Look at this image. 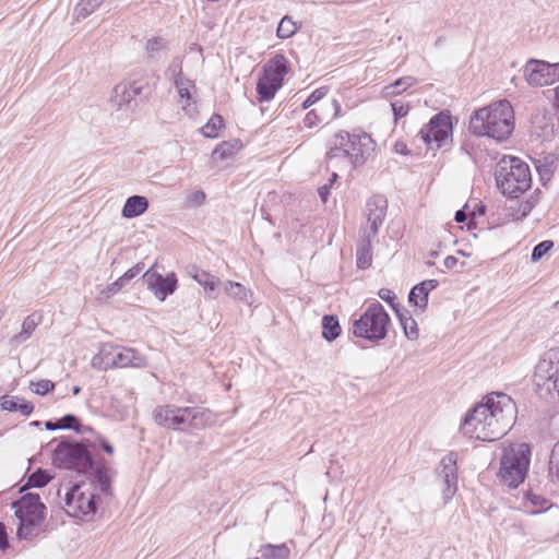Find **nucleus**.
<instances>
[{
	"mask_svg": "<svg viewBox=\"0 0 559 559\" xmlns=\"http://www.w3.org/2000/svg\"><path fill=\"white\" fill-rule=\"evenodd\" d=\"M555 308L559 309V300L555 302Z\"/></svg>",
	"mask_w": 559,
	"mask_h": 559,
	"instance_id": "774afa93",
	"label": "nucleus"
},
{
	"mask_svg": "<svg viewBox=\"0 0 559 559\" xmlns=\"http://www.w3.org/2000/svg\"><path fill=\"white\" fill-rule=\"evenodd\" d=\"M395 120L405 117L408 114L409 106L400 100L391 104Z\"/></svg>",
	"mask_w": 559,
	"mask_h": 559,
	"instance_id": "a18cd8bd",
	"label": "nucleus"
},
{
	"mask_svg": "<svg viewBox=\"0 0 559 559\" xmlns=\"http://www.w3.org/2000/svg\"><path fill=\"white\" fill-rule=\"evenodd\" d=\"M58 423L60 429H72L75 431L81 430V425L74 415H66Z\"/></svg>",
	"mask_w": 559,
	"mask_h": 559,
	"instance_id": "37998d69",
	"label": "nucleus"
},
{
	"mask_svg": "<svg viewBox=\"0 0 559 559\" xmlns=\"http://www.w3.org/2000/svg\"><path fill=\"white\" fill-rule=\"evenodd\" d=\"M45 427H46L47 430H51V431L60 429L59 423H52L50 420L45 423Z\"/></svg>",
	"mask_w": 559,
	"mask_h": 559,
	"instance_id": "4d7b16f0",
	"label": "nucleus"
},
{
	"mask_svg": "<svg viewBox=\"0 0 559 559\" xmlns=\"http://www.w3.org/2000/svg\"><path fill=\"white\" fill-rule=\"evenodd\" d=\"M531 450L525 443H514L504 448L500 460L499 476L509 487L516 488L526 477Z\"/></svg>",
	"mask_w": 559,
	"mask_h": 559,
	"instance_id": "6e6552de",
	"label": "nucleus"
},
{
	"mask_svg": "<svg viewBox=\"0 0 559 559\" xmlns=\"http://www.w3.org/2000/svg\"><path fill=\"white\" fill-rule=\"evenodd\" d=\"M438 285L437 280H426L415 285L408 295V301L420 309H425L428 305L429 293Z\"/></svg>",
	"mask_w": 559,
	"mask_h": 559,
	"instance_id": "412c9836",
	"label": "nucleus"
},
{
	"mask_svg": "<svg viewBox=\"0 0 559 559\" xmlns=\"http://www.w3.org/2000/svg\"><path fill=\"white\" fill-rule=\"evenodd\" d=\"M102 447H103L104 451L107 452L108 454L114 453V448L109 443L103 442Z\"/></svg>",
	"mask_w": 559,
	"mask_h": 559,
	"instance_id": "bf43d9fd",
	"label": "nucleus"
},
{
	"mask_svg": "<svg viewBox=\"0 0 559 559\" xmlns=\"http://www.w3.org/2000/svg\"><path fill=\"white\" fill-rule=\"evenodd\" d=\"M165 76L171 81L175 82L179 79L185 78L182 73V58L181 57H175L169 66L167 67L165 71Z\"/></svg>",
	"mask_w": 559,
	"mask_h": 559,
	"instance_id": "e433bc0d",
	"label": "nucleus"
},
{
	"mask_svg": "<svg viewBox=\"0 0 559 559\" xmlns=\"http://www.w3.org/2000/svg\"><path fill=\"white\" fill-rule=\"evenodd\" d=\"M298 28V24L293 21L292 17L286 15L281 20L276 29V35L282 39H286L292 37Z\"/></svg>",
	"mask_w": 559,
	"mask_h": 559,
	"instance_id": "72a5a7b5",
	"label": "nucleus"
},
{
	"mask_svg": "<svg viewBox=\"0 0 559 559\" xmlns=\"http://www.w3.org/2000/svg\"><path fill=\"white\" fill-rule=\"evenodd\" d=\"M466 217H467V216H466V213H465V211H464V210H460V211H457V212L455 213V221H456L457 223H463V222H465V221H466Z\"/></svg>",
	"mask_w": 559,
	"mask_h": 559,
	"instance_id": "5fc2aeb1",
	"label": "nucleus"
},
{
	"mask_svg": "<svg viewBox=\"0 0 559 559\" xmlns=\"http://www.w3.org/2000/svg\"><path fill=\"white\" fill-rule=\"evenodd\" d=\"M166 46V43L160 37H152L146 41L145 50L151 57H154L157 52L162 51Z\"/></svg>",
	"mask_w": 559,
	"mask_h": 559,
	"instance_id": "79ce46f5",
	"label": "nucleus"
},
{
	"mask_svg": "<svg viewBox=\"0 0 559 559\" xmlns=\"http://www.w3.org/2000/svg\"><path fill=\"white\" fill-rule=\"evenodd\" d=\"M386 200L381 195H374L366 204L367 224L361 227V235L378 236L386 214Z\"/></svg>",
	"mask_w": 559,
	"mask_h": 559,
	"instance_id": "dca6fc26",
	"label": "nucleus"
},
{
	"mask_svg": "<svg viewBox=\"0 0 559 559\" xmlns=\"http://www.w3.org/2000/svg\"><path fill=\"white\" fill-rule=\"evenodd\" d=\"M191 276L210 295L215 292L218 284L221 283L218 277L203 270L195 269L194 272L191 273Z\"/></svg>",
	"mask_w": 559,
	"mask_h": 559,
	"instance_id": "a878e982",
	"label": "nucleus"
},
{
	"mask_svg": "<svg viewBox=\"0 0 559 559\" xmlns=\"http://www.w3.org/2000/svg\"><path fill=\"white\" fill-rule=\"evenodd\" d=\"M102 2L103 0H81L74 9L75 19H86L100 7Z\"/></svg>",
	"mask_w": 559,
	"mask_h": 559,
	"instance_id": "473e14b6",
	"label": "nucleus"
},
{
	"mask_svg": "<svg viewBox=\"0 0 559 559\" xmlns=\"http://www.w3.org/2000/svg\"><path fill=\"white\" fill-rule=\"evenodd\" d=\"M115 368H144L146 366L145 357L138 350L130 347H120L115 356Z\"/></svg>",
	"mask_w": 559,
	"mask_h": 559,
	"instance_id": "aec40b11",
	"label": "nucleus"
},
{
	"mask_svg": "<svg viewBox=\"0 0 559 559\" xmlns=\"http://www.w3.org/2000/svg\"><path fill=\"white\" fill-rule=\"evenodd\" d=\"M554 247V242L551 240H544L536 245L532 251V261H539L547 252H549Z\"/></svg>",
	"mask_w": 559,
	"mask_h": 559,
	"instance_id": "a19ab883",
	"label": "nucleus"
},
{
	"mask_svg": "<svg viewBox=\"0 0 559 559\" xmlns=\"http://www.w3.org/2000/svg\"><path fill=\"white\" fill-rule=\"evenodd\" d=\"M376 142L360 130H341L330 140L325 155L328 167L353 168L362 166L374 152Z\"/></svg>",
	"mask_w": 559,
	"mask_h": 559,
	"instance_id": "f03ea898",
	"label": "nucleus"
},
{
	"mask_svg": "<svg viewBox=\"0 0 559 559\" xmlns=\"http://www.w3.org/2000/svg\"><path fill=\"white\" fill-rule=\"evenodd\" d=\"M224 121L219 115H214L206 122L205 126L202 127V133L206 138H216L218 135V131L223 128Z\"/></svg>",
	"mask_w": 559,
	"mask_h": 559,
	"instance_id": "c9c22d12",
	"label": "nucleus"
},
{
	"mask_svg": "<svg viewBox=\"0 0 559 559\" xmlns=\"http://www.w3.org/2000/svg\"><path fill=\"white\" fill-rule=\"evenodd\" d=\"M456 264H457V259L453 255H448L443 261V265L447 269H453Z\"/></svg>",
	"mask_w": 559,
	"mask_h": 559,
	"instance_id": "3c124183",
	"label": "nucleus"
},
{
	"mask_svg": "<svg viewBox=\"0 0 559 559\" xmlns=\"http://www.w3.org/2000/svg\"><path fill=\"white\" fill-rule=\"evenodd\" d=\"M141 92V86L136 82H121L112 91L110 103L117 109L129 105Z\"/></svg>",
	"mask_w": 559,
	"mask_h": 559,
	"instance_id": "6ab92c4d",
	"label": "nucleus"
},
{
	"mask_svg": "<svg viewBox=\"0 0 559 559\" xmlns=\"http://www.w3.org/2000/svg\"><path fill=\"white\" fill-rule=\"evenodd\" d=\"M485 205L483 204H477L473 211V216L475 217L476 215H484L485 214Z\"/></svg>",
	"mask_w": 559,
	"mask_h": 559,
	"instance_id": "6e6d98bb",
	"label": "nucleus"
},
{
	"mask_svg": "<svg viewBox=\"0 0 559 559\" xmlns=\"http://www.w3.org/2000/svg\"><path fill=\"white\" fill-rule=\"evenodd\" d=\"M524 76L526 82L533 86L552 84L559 79V63L531 59L525 64Z\"/></svg>",
	"mask_w": 559,
	"mask_h": 559,
	"instance_id": "4468645a",
	"label": "nucleus"
},
{
	"mask_svg": "<svg viewBox=\"0 0 559 559\" xmlns=\"http://www.w3.org/2000/svg\"><path fill=\"white\" fill-rule=\"evenodd\" d=\"M497 187L507 197L519 198L532 183L530 167L514 156H503L495 173Z\"/></svg>",
	"mask_w": 559,
	"mask_h": 559,
	"instance_id": "423d86ee",
	"label": "nucleus"
},
{
	"mask_svg": "<svg viewBox=\"0 0 559 559\" xmlns=\"http://www.w3.org/2000/svg\"><path fill=\"white\" fill-rule=\"evenodd\" d=\"M194 200L202 202L205 199V194L202 191H198L194 193Z\"/></svg>",
	"mask_w": 559,
	"mask_h": 559,
	"instance_id": "052dcab7",
	"label": "nucleus"
},
{
	"mask_svg": "<svg viewBox=\"0 0 559 559\" xmlns=\"http://www.w3.org/2000/svg\"><path fill=\"white\" fill-rule=\"evenodd\" d=\"M395 148H396V152H399V153H404V151H403V150H400V144H399V143H396V144H395Z\"/></svg>",
	"mask_w": 559,
	"mask_h": 559,
	"instance_id": "338daca9",
	"label": "nucleus"
},
{
	"mask_svg": "<svg viewBox=\"0 0 559 559\" xmlns=\"http://www.w3.org/2000/svg\"><path fill=\"white\" fill-rule=\"evenodd\" d=\"M341 105L336 99H333L330 104L321 105L319 108L310 110L304 119V124L311 129L325 119L334 120L341 117Z\"/></svg>",
	"mask_w": 559,
	"mask_h": 559,
	"instance_id": "a211bd4d",
	"label": "nucleus"
},
{
	"mask_svg": "<svg viewBox=\"0 0 559 559\" xmlns=\"http://www.w3.org/2000/svg\"><path fill=\"white\" fill-rule=\"evenodd\" d=\"M55 389V383L48 379L29 382V390L38 395H45Z\"/></svg>",
	"mask_w": 559,
	"mask_h": 559,
	"instance_id": "4c0bfd02",
	"label": "nucleus"
},
{
	"mask_svg": "<svg viewBox=\"0 0 559 559\" xmlns=\"http://www.w3.org/2000/svg\"><path fill=\"white\" fill-rule=\"evenodd\" d=\"M533 381L537 390L559 397V347L549 349L538 361Z\"/></svg>",
	"mask_w": 559,
	"mask_h": 559,
	"instance_id": "f8f14e48",
	"label": "nucleus"
},
{
	"mask_svg": "<svg viewBox=\"0 0 559 559\" xmlns=\"http://www.w3.org/2000/svg\"><path fill=\"white\" fill-rule=\"evenodd\" d=\"M516 406L504 393H491L476 404L464 417L461 431L464 436L492 442L502 438L513 426Z\"/></svg>",
	"mask_w": 559,
	"mask_h": 559,
	"instance_id": "f257e3e1",
	"label": "nucleus"
},
{
	"mask_svg": "<svg viewBox=\"0 0 559 559\" xmlns=\"http://www.w3.org/2000/svg\"><path fill=\"white\" fill-rule=\"evenodd\" d=\"M514 129V112L507 99L495 102L474 112L469 120V131L478 136L507 140Z\"/></svg>",
	"mask_w": 559,
	"mask_h": 559,
	"instance_id": "20e7f679",
	"label": "nucleus"
},
{
	"mask_svg": "<svg viewBox=\"0 0 559 559\" xmlns=\"http://www.w3.org/2000/svg\"><path fill=\"white\" fill-rule=\"evenodd\" d=\"M549 474L559 481V441L554 445L550 454Z\"/></svg>",
	"mask_w": 559,
	"mask_h": 559,
	"instance_id": "58836bf2",
	"label": "nucleus"
},
{
	"mask_svg": "<svg viewBox=\"0 0 559 559\" xmlns=\"http://www.w3.org/2000/svg\"><path fill=\"white\" fill-rule=\"evenodd\" d=\"M109 472L108 467H97L93 480L73 485L66 492V513L80 520H91L96 512L99 493L111 495Z\"/></svg>",
	"mask_w": 559,
	"mask_h": 559,
	"instance_id": "7ed1b4c3",
	"label": "nucleus"
},
{
	"mask_svg": "<svg viewBox=\"0 0 559 559\" xmlns=\"http://www.w3.org/2000/svg\"><path fill=\"white\" fill-rule=\"evenodd\" d=\"M120 289L121 286L115 281L103 293L106 294L107 297H109L110 295L117 294Z\"/></svg>",
	"mask_w": 559,
	"mask_h": 559,
	"instance_id": "8fccbe9b",
	"label": "nucleus"
},
{
	"mask_svg": "<svg viewBox=\"0 0 559 559\" xmlns=\"http://www.w3.org/2000/svg\"><path fill=\"white\" fill-rule=\"evenodd\" d=\"M119 346L112 344H103L98 353L92 358V366L94 368L107 370L115 368V356Z\"/></svg>",
	"mask_w": 559,
	"mask_h": 559,
	"instance_id": "5701e85b",
	"label": "nucleus"
},
{
	"mask_svg": "<svg viewBox=\"0 0 559 559\" xmlns=\"http://www.w3.org/2000/svg\"><path fill=\"white\" fill-rule=\"evenodd\" d=\"M9 547L8 536L4 528V525L0 523V549L2 551H5V549Z\"/></svg>",
	"mask_w": 559,
	"mask_h": 559,
	"instance_id": "de8ad7c7",
	"label": "nucleus"
},
{
	"mask_svg": "<svg viewBox=\"0 0 559 559\" xmlns=\"http://www.w3.org/2000/svg\"><path fill=\"white\" fill-rule=\"evenodd\" d=\"M148 207V201L142 195H132L127 199L121 214L126 218H133L142 215Z\"/></svg>",
	"mask_w": 559,
	"mask_h": 559,
	"instance_id": "393cba45",
	"label": "nucleus"
},
{
	"mask_svg": "<svg viewBox=\"0 0 559 559\" xmlns=\"http://www.w3.org/2000/svg\"><path fill=\"white\" fill-rule=\"evenodd\" d=\"M396 314L404 330L405 336L411 341H416L419 336V330L415 319L400 310H396Z\"/></svg>",
	"mask_w": 559,
	"mask_h": 559,
	"instance_id": "c85d7f7f",
	"label": "nucleus"
},
{
	"mask_svg": "<svg viewBox=\"0 0 559 559\" xmlns=\"http://www.w3.org/2000/svg\"><path fill=\"white\" fill-rule=\"evenodd\" d=\"M287 72L288 61L284 55H275L264 64L263 73L257 84L259 102H269L274 98Z\"/></svg>",
	"mask_w": 559,
	"mask_h": 559,
	"instance_id": "9b49d317",
	"label": "nucleus"
},
{
	"mask_svg": "<svg viewBox=\"0 0 559 559\" xmlns=\"http://www.w3.org/2000/svg\"><path fill=\"white\" fill-rule=\"evenodd\" d=\"M38 325V320L35 314L26 317L22 323V330L19 334L11 338V343L14 345H21L26 342Z\"/></svg>",
	"mask_w": 559,
	"mask_h": 559,
	"instance_id": "bb28decb",
	"label": "nucleus"
},
{
	"mask_svg": "<svg viewBox=\"0 0 559 559\" xmlns=\"http://www.w3.org/2000/svg\"><path fill=\"white\" fill-rule=\"evenodd\" d=\"M390 323L391 319L383 306L379 301H373L353 321V334L370 342H378L388 335Z\"/></svg>",
	"mask_w": 559,
	"mask_h": 559,
	"instance_id": "1a4fd4ad",
	"label": "nucleus"
},
{
	"mask_svg": "<svg viewBox=\"0 0 559 559\" xmlns=\"http://www.w3.org/2000/svg\"><path fill=\"white\" fill-rule=\"evenodd\" d=\"M328 93V90L325 87H320L313 91L309 97L313 99V103L317 104L319 100H321Z\"/></svg>",
	"mask_w": 559,
	"mask_h": 559,
	"instance_id": "09e8293b",
	"label": "nucleus"
},
{
	"mask_svg": "<svg viewBox=\"0 0 559 559\" xmlns=\"http://www.w3.org/2000/svg\"><path fill=\"white\" fill-rule=\"evenodd\" d=\"M341 333V326L338 320L334 316H324L322 319V336L332 342L338 337Z\"/></svg>",
	"mask_w": 559,
	"mask_h": 559,
	"instance_id": "c756f323",
	"label": "nucleus"
},
{
	"mask_svg": "<svg viewBox=\"0 0 559 559\" xmlns=\"http://www.w3.org/2000/svg\"><path fill=\"white\" fill-rule=\"evenodd\" d=\"M138 273H139V269L138 267H133V269L128 270L123 274V276L126 277V280H128V282H130Z\"/></svg>",
	"mask_w": 559,
	"mask_h": 559,
	"instance_id": "864d4df0",
	"label": "nucleus"
},
{
	"mask_svg": "<svg viewBox=\"0 0 559 559\" xmlns=\"http://www.w3.org/2000/svg\"><path fill=\"white\" fill-rule=\"evenodd\" d=\"M377 236L361 235L359 231V240L356 249V264L360 270L368 269L372 263V239Z\"/></svg>",
	"mask_w": 559,
	"mask_h": 559,
	"instance_id": "4be33fe9",
	"label": "nucleus"
},
{
	"mask_svg": "<svg viewBox=\"0 0 559 559\" xmlns=\"http://www.w3.org/2000/svg\"><path fill=\"white\" fill-rule=\"evenodd\" d=\"M116 282L121 286V288L129 283L123 275L120 276Z\"/></svg>",
	"mask_w": 559,
	"mask_h": 559,
	"instance_id": "680f3d73",
	"label": "nucleus"
},
{
	"mask_svg": "<svg viewBox=\"0 0 559 559\" xmlns=\"http://www.w3.org/2000/svg\"><path fill=\"white\" fill-rule=\"evenodd\" d=\"M452 121L451 116L444 111L435 115L416 135L430 150H438L451 142Z\"/></svg>",
	"mask_w": 559,
	"mask_h": 559,
	"instance_id": "ddd939ff",
	"label": "nucleus"
},
{
	"mask_svg": "<svg viewBox=\"0 0 559 559\" xmlns=\"http://www.w3.org/2000/svg\"><path fill=\"white\" fill-rule=\"evenodd\" d=\"M147 287L157 299L164 301L167 296L171 295L177 286V277L175 273L163 276L156 272L147 271L144 274Z\"/></svg>",
	"mask_w": 559,
	"mask_h": 559,
	"instance_id": "f3484780",
	"label": "nucleus"
},
{
	"mask_svg": "<svg viewBox=\"0 0 559 559\" xmlns=\"http://www.w3.org/2000/svg\"><path fill=\"white\" fill-rule=\"evenodd\" d=\"M260 551L266 559H286L289 556V548L285 544H266L261 547Z\"/></svg>",
	"mask_w": 559,
	"mask_h": 559,
	"instance_id": "2f4dec72",
	"label": "nucleus"
},
{
	"mask_svg": "<svg viewBox=\"0 0 559 559\" xmlns=\"http://www.w3.org/2000/svg\"><path fill=\"white\" fill-rule=\"evenodd\" d=\"M53 464L60 468L75 469L80 473L95 471L99 465L93 462L86 448L78 442L61 441L53 451Z\"/></svg>",
	"mask_w": 559,
	"mask_h": 559,
	"instance_id": "9d476101",
	"label": "nucleus"
},
{
	"mask_svg": "<svg viewBox=\"0 0 559 559\" xmlns=\"http://www.w3.org/2000/svg\"><path fill=\"white\" fill-rule=\"evenodd\" d=\"M532 209H533L532 203H530L528 201L523 202V203L521 204L522 216H523V217H524V216H526V215L532 211Z\"/></svg>",
	"mask_w": 559,
	"mask_h": 559,
	"instance_id": "603ef678",
	"label": "nucleus"
},
{
	"mask_svg": "<svg viewBox=\"0 0 559 559\" xmlns=\"http://www.w3.org/2000/svg\"><path fill=\"white\" fill-rule=\"evenodd\" d=\"M173 84L177 88L180 99L186 103V105L183 106V109H186V107L191 104L192 91L195 90L193 81L185 76L173 82Z\"/></svg>",
	"mask_w": 559,
	"mask_h": 559,
	"instance_id": "cd10ccee",
	"label": "nucleus"
},
{
	"mask_svg": "<svg viewBox=\"0 0 559 559\" xmlns=\"http://www.w3.org/2000/svg\"><path fill=\"white\" fill-rule=\"evenodd\" d=\"M154 423L163 428L177 431L203 430L216 421L210 409L199 406L159 405L153 411Z\"/></svg>",
	"mask_w": 559,
	"mask_h": 559,
	"instance_id": "39448f33",
	"label": "nucleus"
},
{
	"mask_svg": "<svg viewBox=\"0 0 559 559\" xmlns=\"http://www.w3.org/2000/svg\"><path fill=\"white\" fill-rule=\"evenodd\" d=\"M217 153H221V156L224 157L225 156V151H223V145H219L218 147H216L213 152V154H217Z\"/></svg>",
	"mask_w": 559,
	"mask_h": 559,
	"instance_id": "e2e57ef3",
	"label": "nucleus"
},
{
	"mask_svg": "<svg viewBox=\"0 0 559 559\" xmlns=\"http://www.w3.org/2000/svg\"><path fill=\"white\" fill-rule=\"evenodd\" d=\"M556 102L559 104V85L555 90Z\"/></svg>",
	"mask_w": 559,
	"mask_h": 559,
	"instance_id": "0e129e2a",
	"label": "nucleus"
},
{
	"mask_svg": "<svg viewBox=\"0 0 559 559\" xmlns=\"http://www.w3.org/2000/svg\"><path fill=\"white\" fill-rule=\"evenodd\" d=\"M313 105H314L313 99H311V97L308 96L307 99L302 103L301 108L302 109H308V108H310Z\"/></svg>",
	"mask_w": 559,
	"mask_h": 559,
	"instance_id": "13d9d810",
	"label": "nucleus"
},
{
	"mask_svg": "<svg viewBox=\"0 0 559 559\" xmlns=\"http://www.w3.org/2000/svg\"><path fill=\"white\" fill-rule=\"evenodd\" d=\"M80 391H81L80 386H74V388H73V394H74V395L79 394V393H80Z\"/></svg>",
	"mask_w": 559,
	"mask_h": 559,
	"instance_id": "69168bd1",
	"label": "nucleus"
},
{
	"mask_svg": "<svg viewBox=\"0 0 559 559\" xmlns=\"http://www.w3.org/2000/svg\"><path fill=\"white\" fill-rule=\"evenodd\" d=\"M50 480V475L43 469H38L28 477V485L32 487H44Z\"/></svg>",
	"mask_w": 559,
	"mask_h": 559,
	"instance_id": "ea45409f",
	"label": "nucleus"
},
{
	"mask_svg": "<svg viewBox=\"0 0 559 559\" xmlns=\"http://www.w3.org/2000/svg\"><path fill=\"white\" fill-rule=\"evenodd\" d=\"M224 290L228 296H230L235 299L241 300V301H246V302H248L249 297H251L250 292L238 282H233V281L225 282Z\"/></svg>",
	"mask_w": 559,
	"mask_h": 559,
	"instance_id": "7c9ffc66",
	"label": "nucleus"
},
{
	"mask_svg": "<svg viewBox=\"0 0 559 559\" xmlns=\"http://www.w3.org/2000/svg\"><path fill=\"white\" fill-rule=\"evenodd\" d=\"M0 408L7 412H19L23 416H29L34 411V405L19 396L3 395L0 397Z\"/></svg>",
	"mask_w": 559,
	"mask_h": 559,
	"instance_id": "b1692460",
	"label": "nucleus"
},
{
	"mask_svg": "<svg viewBox=\"0 0 559 559\" xmlns=\"http://www.w3.org/2000/svg\"><path fill=\"white\" fill-rule=\"evenodd\" d=\"M456 461L457 455L454 452H450L440 461L438 475L442 481L441 491L444 503H448L454 497L457 490Z\"/></svg>",
	"mask_w": 559,
	"mask_h": 559,
	"instance_id": "2eb2a0df",
	"label": "nucleus"
},
{
	"mask_svg": "<svg viewBox=\"0 0 559 559\" xmlns=\"http://www.w3.org/2000/svg\"><path fill=\"white\" fill-rule=\"evenodd\" d=\"M416 83V79L413 76H405L396 80L394 83L384 87V92L386 95H396L408 87L413 86Z\"/></svg>",
	"mask_w": 559,
	"mask_h": 559,
	"instance_id": "f704fd0d",
	"label": "nucleus"
},
{
	"mask_svg": "<svg viewBox=\"0 0 559 559\" xmlns=\"http://www.w3.org/2000/svg\"><path fill=\"white\" fill-rule=\"evenodd\" d=\"M15 516L19 520L17 537L32 539L43 532L45 521V504L36 493H26L12 503Z\"/></svg>",
	"mask_w": 559,
	"mask_h": 559,
	"instance_id": "0eeeda50",
	"label": "nucleus"
},
{
	"mask_svg": "<svg viewBox=\"0 0 559 559\" xmlns=\"http://www.w3.org/2000/svg\"><path fill=\"white\" fill-rule=\"evenodd\" d=\"M337 177L338 175L335 171H333L331 178L329 179V182L318 188V194L322 203L325 204L328 202L331 187L336 181Z\"/></svg>",
	"mask_w": 559,
	"mask_h": 559,
	"instance_id": "c03bdc74",
	"label": "nucleus"
},
{
	"mask_svg": "<svg viewBox=\"0 0 559 559\" xmlns=\"http://www.w3.org/2000/svg\"><path fill=\"white\" fill-rule=\"evenodd\" d=\"M379 297L388 302L395 311L399 310L395 305L396 295L389 288H381L378 293Z\"/></svg>",
	"mask_w": 559,
	"mask_h": 559,
	"instance_id": "49530a36",
	"label": "nucleus"
}]
</instances>
